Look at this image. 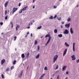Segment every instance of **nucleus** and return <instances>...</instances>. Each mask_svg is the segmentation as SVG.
Here are the masks:
<instances>
[{
	"label": "nucleus",
	"instance_id": "1",
	"mask_svg": "<svg viewBox=\"0 0 79 79\" xmlns=\"http://www.w3.org/2000/svg\"><path fill=\"white\" fill-rule=\"evenodd\" d=\"M45 38H47V37H49V39L45 44V46H47L48 44V43L50 42V39H51V37L50 36V35L49 34H47L45 36Z\"/></svg>",
	"mask_w": 79,
	"mask_h": 79
},
{
	"label": "nucleus",
	"instance_id": "2",
	"mask_svg": "<svg viewBox=\"0 0 79 79\" xmlns=\"http://www.w3.org/2000/svg\"><path fill=\"white\" fill-rule=\"evenodd\" d=\"M58 58V55H56L53 58V63H55L56 60H57Z\"/></svg>",
	"mask_w": 79,
	"mask_h": 79
},
{
	"label": "nucleus",
	"instance_id": "3",
	"mask_svg": "<svg viewBox=\"0 0 79 79\" xmlns=\"http://www.w3.org/2000/svg\"><path fill=\"white\" fill-rule=\"evenodd\" d=\"M64 34H68L69 32L67 29H65L64 31Z\"/></svg>",
	"mask_w": 79,
	"mask_h": 79
},
{
	"label": "nucleus",
	"instance_id": "4",
	"mask_svg": "<svg viewBox=\"0 0 79 79\" xmlns=\"http://www.w3.org/2000/svg\"><path fill=\"white\" fill-rule=\"evenodd\" d=\"M54 68L56 67V68H54V69L55 70H56V69H58V65H56V64H55L54 65Z\"/></svg>",
	"mask_w": 79,
	"mask_h": 79
},
{
	"label": "nucleus",
	"instance_id": "5",
	"mask_svg": "<svg viewBox=\"0 0 79 79\" xmlns=\"http://www.w3.org/2000/svg\"><path fill=\"white\" fill-rule=\"evenodd\" d=\"M72 58V60L73 61H74V60H75L76 59V57H75V56L74 55H73L71 56Z\"/></svg>",
	"mask_w": 79,
	"mask_h": 79
},
{
	"label": "nucleus",
	"instance_id": "6",
	"mask_svg": "<svg viewBox=\"0 0 79 79\" xmlns=\"http://www.w3.org/2000/svg\"><path fill=\"white\" fill-rule=\"evenodd\" d=\"M76 45V44L75 43H73V52H74L75 51V45Z\"/></svg>",
	"mask_w": 79,
	"mask_h": 79
},
{
	"label": "nucleus",
	"instance_id": "7",
	"mask_svg": "<svg viewBox=\"0 0 79 79\" xmlns=\"http://www.w3.org/2000/svg\"><path fill=\"white\" fill-rule=\"evenodd\" d=\"M5 62V60L4 59H2L1 60V65H3V63H4Z\"/></svg>",
	"mask_w": 79,
	"mask_h": 79
},
{
	"label": "nucleus",
	"instance_id": "8",
	"mask_svg": "<svg viewBox=\"0 0 79 79\" xmlns=\"http://www.w3.org/2000/svg\"><path fill=\"white\" fill-rule=\"evenodd\" d=\"M68 50V49L66 48L65 49V50L63 54V56H64L66 54V52H67V51Z\"/></svg>",
	"mask_w": 79,
	"mask_h": 79
},
{
	"label": "nucleus",
	"instance_id": "9",
	"mask_svg": "<svg viewBox=\"0 0 79 79\" xmlns=\"http://www.w3.org/2000/svg\"><path fill=\"white\" fill-rule=\"evenodd\" d=\"M65 26L67 28H69L70 26V23H69L68 24H66L65 25Z\"/></svg>",
	"mask_w": 79,
	"mask_h": 79
},
{
	"label": "nucleus",
	"instance_id": "10",
	"mask_svg": "<svg viewBox=\"0 0 79 79\" xmlns=\"http://www.w3.org/2000/svg\"><path fill=\"white\" fill-rule=\"evenodd\" d=\"M66 68H67V66H64L62 68V71H65V70L66 69Z\"/></svg>",
	"mask_w": 79,
	"mask_h": 79
},
{
	"label": "nucleus",
	"instance_id": "11",
	"mask_svg": "<svg viewBox=\"0 0 79 79\" xmlns=\"http://www.w3.org/2000/svg\"><path fill=\"white\" fill-rule=\"evenodd\" d=\"M18 10V8H14L13 10V12H12V14H14L15 12L16 11V10Z\"/></svg>",
	"mask_w": 79,
	"mask_h": 79
},
{
	"label": "nucleus",
	"instance_id": "12",
	"mask_svg": "<svg viewBox=\"0 0 79 79\" xmlns=\"http://www.w3.org/2000/svg\"><path fill=\"white\" fill-rule=\"evenodd\" d=\"M70 32L71 34H73V28H70Z\"/></svg>",
	"mask_w": 79,
	"mask_h": 79
},
{
	"label": "nucleus",
	"instance_id": "13",
	"mask_svg": "<svg viewBox=\"0 0 79 79\" xmlns=\"http://www.w3.org/2000/svg\"><path fill=\"white\" fill-rule=\"evenodd\" d=\"M8 2H6L4 4L5 7V8H6L7 6L8 5Z\"/></svg>",
	"mask_w": 79,
	"mask_h": 79
},
{
	"label": "nucleus",
	"instance_id": "14",
	"mask_svg": "<svg viewBox=\"0 0 79 79\" xmlns=\"http://www.w3.org/2000/svg\"><path fill=\"white\" fill-rule=\"evenodd\" d=\"M21 57L22 58H24L25 57V55H24V54L23 53L22 54Z\"/></svg>",
	"mask_w": 79,
	"mask_h": 79
},
{
	"label": "nucleus",
	"instance_id": "15",
	"mask_svg": "<svg viewBox=\"0 0 79 79\" xmlns=\"http://www.w3.org/2000/svg\"><path fill=\"white\" fill-rule=\"evenodd\" d=\"M20 27V26H19V25L17 24V26L16 27V31H18V28H19Z\"/></svg>",
	"mask_w": 79,
	"mask_h": 79
},
{
	"label": "nucleus",
	"instance_id": "16",
	"mask_svg": "<svg viewBox=\"0 0 79 79\" xmlns=\"http://www.w3.org/2000/svg\"><path fill=\"white\" fill-rule=\"evenodd\" d=\"M65 45L66 46V47H68L69 46V45L68 44H67V42H65Z\"/></svg>",
	"mask_w": 79,
	"mask_h": 79
},
{
	"label": "nucleus",
	"instance_id": "17",
	"mask_svg": "<svg viewBox=\"0 0 79 79\" xmlns=\"http://www.w3.org/2000/svg\"><path fill=\"white\" fill-rule=\"evenodd\" d=\"M27 8V6H26V7H24L23 8V11H25L26 10V8Z\"/></svg>",
	"mask_w": 79,
	"mask_h": 79
},
{
	"label": "nucleus",
	"instance_id": "18",
	"mask_svg": "<svg viewBox=\"0 0 79 79\" xmlns=\"http://www.w3.org/2000/svg\"><path fill=\"white\" fill-rule=\"evenodd\" d=\"M37 43H38V42H37V40H35V43L34 44V45H35L36 44H37Z\"/></svg>",
	"mask_w": 79,
	"mask_h": 79
},
{
	"label": "nucleus",
	"instance_id": "19",
	"mask_svg": "<svg viewBox=\"0 0 79 79\" xmlns=\"http://www.w3.org/2000/svg\"><path fill=\"white\" fill-rule=\"evenodd\" d=\"M40 56V55L39 54H38L36 56L35 58L36 59H38V58H39Z\"/></svg>",
	"mask_w": 79,
	"mask_h": 79
},
{
	"label": "nucleus",
	"instance_id": "20",
	"mask_svg": "<svg viewBox=\"0 0 79 79\" xmlns=\"http://www.w3.org/2000/svg\"><path fill=\"white\" fill-rule=\"evenodd\" d=\"M59 37L60 38H61V37H63V35L62 34H60L58 35Z\"/></svg>",
	"mask_w": 79,
	"mask_h": 79
},
{
	"label": "nucleus",
	"instance_id": "21",
	"mask_svg": "<svg viewBox=\"0 0 79 79\" xmlns=\"http://www.w3.org/2000/svg\"><path fill=\"white\" fill-rule=\"evenodd\" d=\"M57 31H58L57 30V29H56L54 30V32L55 34H56V33H57Z\"/></svg>",
	"mask_w": 79,
	"mask_h": 79
},
{
	"label": "nucleus",
	"instance_id": "22",
	"mask_svg": "<svg viewBox=\"0 0 79 79\" xmlns=\"http://www.w3.org/2000/svg\"><path fill=\"white\" fill-rule=\"evenodd\" d=\"M29 52L27 53L26 55V56L27 58V59L29 58Z\"/></svg>",
	"mask_w": 79,
	"mask_h": 79
},
{
	"label": "nucleus",
	"instance_id": "23",
	"mask_svg": "<svg viewBox=\"0 0 79 79\" xmlns=\"http://www.w3.org/2000/svg\"><path fill=\"white\" fill-rule=\"evenodd\" d=\"M42 28V26H40V27H37V29H40Z\"/></svg>",
	"mask_w": 79,
	"mask_h": 79
},
{
	"label": "nucleus",
	"instance_id": "24",
	"mask_svg": "<svg viewBox=\"0 0 79 79\" xmlns=\"http://www.w3.org/2000/svg\"><path fill=\"white\" fill-rule=\"evenodd\" d=\"M10 24H11V27L13 28V22H10Z\"/></svg>",
	"mask_w": 79,
	"mask_h": 79
},
{
	"label": "nucleus",
	"instance_id": "25",
	"mask_svg": "<svg viewBox=\"0 0 79 79\" xmlns=\"http://www.w3.org/2000/svg\"><path fill=\"white\" fill-rule=\"evenodd\" d=\"M61 17H57V19L59 20H61Z\"/></svg>",
	"mask_w": 79,
	"mask_h": 79
},
{
	"label": "nucleus",
	"instance_id": "26",
	"mask_svg": "<svg viewBox=\"0 0 79 79\" xmlns=\"http://www.w3.org/2000/svg\"><path fill=\"white\" fill-rule=\"evenodd\" d=\"M53 16H51V17H50L49 18V19H53Z\"/></svg>",
	"mask_w": 79,
	"mask_h": 79
},
{
	"label": "nucleus",
	"instance_id": "27",
	"mask_svg": "<svg viewBox=\"0 0 79 79\" xmlns=\"http://www.w3.org/2000/svg\"><path fill=\"white\" fill-rule=\"evenodd\" d=\"M71 20V18L70 17L69 18L67 19L68 21H70V20Z\"/></svg>",
	"mask_w": 79,
	"mask_h": 79
},
{
	"label": "nucleus",
	"instance_id": "28",
	"mask_svg": "<svg viewBox=\"0 0 79 79\" xmlns=\"http://www.w3.org/2000/svg\"><path fill=\"white\" fill-rule=\"evenodd\" d=\"M16 60H15L13 62V64H16Z\"/></svg>",
	"mask_w": 79,
	"mask_h": 79
},
{
	"label": "nucleus",
	"instance_id": "29",
	"mask_svg": "<svg viewBox=\"0 0 79 79\" xmlns=\"http://www.w3.org/2000/svg\"><path fill=\"white\" fill-rule=\"evenodd\" d=\"M5 19H8V15H7L6 17H5Z\"/></svg>",
	"mask_w": 79,
	"mask_h": 79
},
{
	"label": "nucleus",
	"instance_id": "30",
	"mask_svg": "<svg viewBox=\"0 0 79 79\" xmlns=\"http://www.w3.org/2000/svg\"><path fill=\"white\" fill-rule=\"evenodd\" d=\"M7 14V10H5L4 14L5 15H6Z\"/></svg>",
	"mask_w": 79,
	"mask_h": 79
},
{
	"label": "nucleus",
	"instance_id": "31",
	"mask_svg": "<svg viewBox=\"0 0 79 79\" xmlns=\"http://www.w3.org/2000/svg\"><path fill=\"white\" fill-rule=\"evenodd\" d=\"M2 79H4V75L3 74H2Z\"/></svg>",
	"mask_w": 79,
	"mask_h": 79
},
{
	"label": "nucleus",
	"instance_id": "32",
	"mask_svg": "<svg viewBox=\"0 0 79 79\" xmlns=\"http://www.w3.org/2000/svg\"><path fill=\"white\" fill-rule=\"evenodd\" d=\"M44 70H46V71H47V67H45L44 68Z\"/></svg>",
	"mask_w": 79,
	"mask_h": 79
},
{
	"label": "nucleus",
	"instance_id": "33",
	"mask_svg": "<svg viewBox=\"0 0 79 79\" xmlns=\"http://www.w3.org/2000/svg\"><path fill=\"white\" fill-rule=\"evenodd\" d=\"M23 12V10H21L19 11V13H22Z\"/></svg>",
	"mask_w": 79,
	"mask_h": 79
},
{
	"label": "nucleus",
	"instance_id": "34",
	"mask_svg": "<svg viewBox=\"0 0 79 79\" xmlns=\"http://www.w3.org/2000/svg\"><path fill=\"white\" fill-rule=\"evenodd\" d=\"M37 48H38V51H39V49H40V47H39V46H38Z\"/></svg>",
	"mask_w": 79,
	"mask_h": 79
},
{
	"label": "nucleus",
	"instance_id": "35",
	"mask_svg": "<svg viewBox=\"0 0 79 79\" xmlns=\"http://www.w3.org/2000/svg\"><path fill=\"white\" fill-rule=\"evenodd\" d=\"M21 76H22V73H21L19 75V77H21Z\"/></svg>",
	"mask_w": 79,
	"mask_h": 79
},
{
	"label": "nucleus",
	"instance_id": "36",
	"mask_svg": "<svg viewBox=\"0 0 79 79\" xmlns=\"http://www.w3.org/2000/svg\"><path fill=\"white\" fill-rule=\"evenodd\" d=\"M16 36H15L14 37V40H15H15H16Z\"/></svg>",
	"mask_w": 79,
	"mask_h": 79
},
{
	"label": "nucleus",
	"instance_id": "37",
	"mask_svg": "<svg viewBox=\"0 0 79 79\" xmlns=\"http://www.w3.org/2000/svg\"><path fill=\"white\" fill-rule=\"evenodd\" d=\"M60 79V76L58 75L57 77V79Z\"/></svg>",
	"mask_w": 79,
	"mask_h": 79
},
{
	"label": "nucleus",
	"instance_id": "38",
	"mask_svg": "<svg viewBox=\"0 0 79 79\" xmlns=\"http://www.w3.org/2000/svg\"><path fill=\"white\" fill-rule=\"evenodd\" d=\"M56 8H57V6H54V9H56Z\"/></svg>",
	"mask_w": 79,
	"mask_h": 79
},
{
	"label": "nucleus",
	"instance_id": "39",
	"mask_svg": "<svg viewBox=\"0 0 79 79\" xmlns=\"http://www.w3.org/2000/svg\"><path fill=\"white\" fill-rule=\"evenodd\" d=\"M3 24V22H1L0 23V24L1 25H2V24Z\"/></svg>",
	"mask_w": 79,
	"mask_h": 79
},
{
	"label": "nucleus",
	"instance_id": "40",
	"mask_svg": "<svg viewBox=\"0 0 79 79\" xmlns=\"http://www.w3.org/2000/svg\"><path fill=\"white\" fill-rule=\"evenodd\" d=\"M9 71V68H8L6 69V71L8 72Z\"/></svg>",
	"mask_w": 79,
	"mask_h": 79
},
{
	"label": "nucleus",
	"instance_id": "41",
	"mask_svg": "<svg viewBox=\"0 0 79 79\" xmlns=\"http://www.w3.org/2000/svg\"><path fill=\"white\" fill-rule=\"evenodd\" d=\"M14 69V66H12L11 67V69L12 70L13 69Z\"/></svg>",
	"mask_w": 79,
	"mask_h": 79
},
{
	"label": "nucleus",
	"instance_id": "42",
	"mask_svg": "<svg viewBox=\"0 0 79 79\" xmlns=\"http://www.w3.org/2000/svg\"><path fill=\"white\" fill-rule=\"evenodd\" d=\"M77 63H79V59H78V60H77Z\"/></svg>",
	"mask_w": 79,
	"mask_h": 79
},
{
	"label": "nucleus",
	"instance_id": "43",
	"mask_svg": "<svg viewBox=\"0 0 79 79\" xmlns=\"http://www.w3.org/2000/svg\"><path fill=\"white\" fill-rule=\"evenodd\" d=\"M69 74V72L68 71H67L66 72V74Z\"/></svg>",
	"mask_w": 79,
	"mask_h": 79
},
{
	"label": "nucleus",
	"instance_id": "44",
	"mask_svg": "<svg viewBox=\"0 0 79 79\" xmlns=\"http://www.w3.org/2000/svg\"><path fill=\"white\" fill-rule=\"evenodd\" d=\"M61 23L63 24H64V22H62Z\"/></svg>",
	"mask_w": 79,
	"mask_h": 79
},
{
	"label": "nucleus",
	"instance_id": "45",
	"mask_svg": "<svg viewBox=\"0 0 79 79\" xmlns=\"http://www.w3.org/2000/svg\"><path fill=\"white\" fill-rule=\"evenodd\" d=\"M21 6V3H20L19 4V6Z\"/></svg>",
	"mask_w": 79,
	"mask_h": 79
},
{
	"label": "nucleus",
	"instance_id": "46",
	"mask_svg": "<svg viewBox=\"0 0 79 79\" xmlns=\"http://www.w3.org/2000/svg\"><path fill=\"white\" fill-rule=\"evenodd\" d=\"M60 27L61 28H63V25H61Z\"/></svg>",
	"mask_w": 79,
	"mask_h": 79
},
{
	"label": "nucleus",
	"instance_id": "47",
	"mask_svg": "<svg viewBox=\"0 0 79 79\" xmlns=\"http://www.w3.org/2000/svg\"><path fill=\"white\" fill-rule=\"evenodd\" d=\"M29 34V32H27V35H28Z\"/></svg>",
	"mask_w": 79,
	"mask_h": 79
},
{
	"label": "nucleus",
	"instance_id": "48",
	"mask_svg": "<svg viewBox=\"0 0 79 79\" xmlns=\"http://www.w3.org/2000/svg\"><path fill=\"white\" fill-rule=\"evenodd\" d=\"M56 18V15L54 17V18L55 19Z\"/></svg>",
	"mask_w": 79,
	"mask_h": 79
},
{
	"label": "nucleus",
	"instance_id": "49",
	"mask_svg": "<svg viewBox=\"0 0 79 79\" xmlns=\"http://www.w3.org/2000/svg\"><path fill=\"white\" fill-rule=\"evenodd\" d=\"M31 37H32V34L31 33Z\"/></svg>",
	"mask_w": 79,
	"mask_h": 79
},
{
	"label": "nucleus",
	"instance_id": "50",
	"mask_svg": "<svg viewBox=\"0 0 79 79\" xmlns=\"http://www.w3.org/2000/svg\"><path fill=\"white\" fill-rule=\"evenodd\" d=\"M58 72H59V71L58 70H57L56 72V73H58Z\"/></svg>",
	"mask_w": 79,
	"mask_h": 79
},
{
	"label": "nucleus",
	"instance_id": "51",
	"mask_svg": "<svg viewBox=\"0 0 79 79\" xmlns=\"http://www.w3.org/2000/svg\"><path fill=\"white\" fill-rule=\"evenodd\" d=\"M27 29H29L30 28V27L29 26L27 27Z\"/></svg>",
	"mask_w": 79,
	"mask_h": 79
},
{
	"label": "nucleus",
	"instance_id": "52",
	"mask_svg": "<svg viewBox=\"0 0 79 79\" xmlns=\"http://www.w3.org/2000/svg\"><path fill=\"white\" fill-rule=\"evenodd\" d=\"M1 35H3V33H1Z\"/></svg>",
	"mask_w": 79,
	"mask_h": 79
},
{
	"label": "nucleus",
	"instance_id": "53",
	"mask_svg": "<svg viewBox=\"0 0 79 79\" xmlns=\"http://www.w3.org/2000/svg\"><path fill=\"white\" fill-rule=\"evenodd\" d=\"M35 1V0H33V3H34V1Z\"/></svg>",
	"mask_w": 79,
	"mask_h": 79
},
{
	"label": "nucleus",
	"instance_id": "54",
	"mask_svg": "<svg viewBox=\"0 0 79 79\" xmlns=\"http://www.w3.org/2000/svg\"><path fill=\"white\" fill-rule=\"evenodd\" d=\"M33 9H34V8H35V7L34 6H33Z\"/></svg>",
	"mask_w": 79,
	"mask_h": 79
},
{
	"label": "nucleus",
	"instance_id": "55",
	"mask_svg": "<svg viewBox=\"0 0 79 79\" xmlns=\"http://www.w3.org/2000/svg\"><path fill=\"white\" fill-rule=\"evenodd\" d=\"M43 36H42L41 37V39H42V38H43Z\"/></svg>",
	"mask_w": 79,
	"mask_h": 79
},
{
	"label": "nucleus",
	"instance_id": "56",
	"mask_svg": "<svg viewBox=\"0 0 79 79\" xmlns=\"http://www.w3.org/2000/svg\"><path fill=\"white\" fill-rule=\"evenodd\" d=\"M65 79H68V77H66Z\"/></svg>",
	"mask_w": 79,
	"mask_h": 79
},
{
	"label": "nucleus",
	"instance_id": "57",
	"mask_svg": "<svg viewBox=\"0 0 79 79\" xmlns=\"http://www.w3.org/2000/svg\"><path fill=\"white\" fill-rule=\"evenodd\" d=\"M78 5H77V7H78Z\"/></svg>",
	"mask_w": 79,
	"mask_h": 79
},
{
	"label": "nucleus",
	"instance_id": "58",
	"mask_svg": "<svg viewBox=\"0 0 79 79\" xmlns=\"http://www.w3.org/2000/svg\"><path fill=\"white\" fill-rule=\"evenodd\" d=\"M32 22H33V23H34V20L32 21Z\"/></svg>",
	"mask_w": 79,
	"mask_h": 79
},
{
	"label": "nucleus",
	"instance_id": "59",
	"mask_svg": "<svg viewBox=\"0 0 79 79\" xmlns=\"http://www.w3.org/2000/svg\"><path fill=\"white\" fill-rule=\"evenodd\" d=\"M31 24H32V22H31Z\"/></svg>",
	"mask_w": 79,
	"mask_h": 79
},
{
	"label": "nucleus",
	"instance_id": "60",
	"mask_svg": "<svg viewBox=\"0 0 79 79\" xmlns=\"http://www.w3.org/2000/svg\"><path fill=\"white\" fill-rule=\"evenodd\" d=\"M29 26H31V25H30V23L29 24Z\"/></svg>",
	"mask_w": 79,
	"mask_h": 79
},
{
	"label": "nucleus",
	"instance_id": "61",
	"mask_svg": "<svg viewBox=\"0 0 79 79\" xmlns=\"http://www.w3.org/2000/svg\"><path fill=\"white\" fill-rule=\"evenodd\" d=\"M29 68V66H28V67H27V69H28V68Z\"/></svg>",
	"mask_w": 79,
	"mask_h": 79
},
{
	"label": "nucleus",
	"instance_id": "62",
	"mask_svg": "<svg viewBox=\"0 0 79 79\" xmlns=\"http://www.w3.org/2000/svg\"><path fill=\"white\" fill-rule=\"evenodd\" d=\"M50 79H53V78H51Z\"/></svg>",
	"mask_w": 79,
	"mask_h": 79
},
{
	"label": "nucleus",
	"instance_id": "63",
	"mask_svg": "<svg viewBox=\"0 0 79 79\" xmlns=\"http://www.w3.org/2000/svg\"><path fill=\"white\" fill-rule=\"evenodd\" d=\"M8 12H10V11L9 10L8 11Z\"/></svg>",
	"mask_w": 79,
	"mask_h": 79
},
{
	"label": "nucleus",
	"instance_id": "64",
	"mask_svg": "<svg viewBox=\"0 0 79 79\" xmlns=\"http://www.w3.org/2000/svg\"><path fill=\"white\" fill-rule=\"evenodd\" d=\"M27 36V35H26V36H25V37H26Z\"/></svg>",
	"mask_w": 79,
	"mask_h": 79
}]
</instances>
